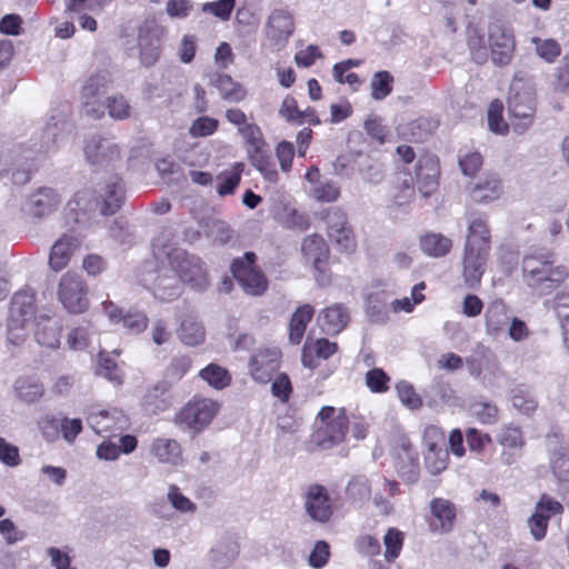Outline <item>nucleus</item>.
Instances as JSON below:
<instances>
[{
    "mask_svg": "<svg viewBox=\"0 0 569 569\" xmlns=\"http://www.w3.org/2000/svg\"><path fill=\"white\" fill-rule=\"evenodd\" d=\"M123 201V188L118 177L110 180L100 189L99 196L89 188L79 190L67 203V214L74 223L91 228L99 223L98 216L114 214Z\"/></svg>",
    "mask_w": 569,
    "mask_h": 569,
    "instance_id": "f257e3e1",
    "label": "nucleus"
},
{
    "mask_svg": "<svg viewBox=\"0 0 569 569\" xmlns=\"http://www.w3.org/2000/svg\"><path fill=\"white\" fill-rule=\"evenodd\" d=\"M525 283L540 296L549 295L569 278V268L555 266V253L550 250L525 256L522 260Z\"/></svg>",
    "mask_w": 569,
    "mask_h": 569,
    "instance_id": "f03ea898",
    "label": "nucleus"
},
{
    "mask_svg": "<svg viewBox=\"0 0 569 569\" xmlns=\"http://www.w3.org/2000/svg\"><path fill=\"white\" fill-rule=\"evenodd\" d=\"M153 254L158 262L171 267L177 277L192 289L208 288V272L199 257L171 244H160V240L153 243Z\"/></svg>",
    "mask_w": 569,
    "mask_h": 569,
    "instance_id": "7ed1b4c3",
    "label": "nucleus"
},
{
    "mask_svg": "<svg viewBox=\"0 0 569 569\" xmlns=\"http://www.w3.org/2000/svg\"><path fill=\"white\" fill-rule=\"evenodd\" d=\"M34 319V295L23 290L17 292L11 301L7 325L6 352L13 357L28 338L29 328Z\"/></svg>",
    "mask_w": 569,
    "mask_h": 569,
    "instance_id": "20e7f679",
    "label": "nucleus"
},
{
    "mask_svg": "<svg viewBox=\"0 0 569 569\" xmlns=\"http://www.w3.org/2000/svg\"><path fill=\"white\" fill-rule=\"evenodd\" d=\"M348 429V418L342 410L323 407L318 413L315 441L322 448H330L343 441Z\"/></svg>",
    "mask_w": 569,
    "mask_h": 569,
    "instance_id": "39448f33",
    "label": "nucleus"
},
{
    "mask_svg": "<svg viewBox=\"0 0 569 569\" xmlns=\"http://www.w3.org/2000/svg\"><path fill=\"white\" fill-rule=\"evenodd\" d=\"M231 272L247 295L261 296L268 289V280L256 266L253 252H246L242 258L236 259Z\"/></svg>",
    "mask_w": 569,
    "mask_h": 569,
    "instance_id": "423d86ee",
    "label": "nucleus"
},
{
    "mask_svg": "<svg viewBox=\"0 0 569 569\" xmlns=\"http://www.w3.org/2000/svg\"><path fill=\"white\" fill-rule=\"evenodd\" d=\"M218 410L219 405L213 400L193 399L177 413L174 422L197 433L211 422Z\"/></svg>",
    "mask_w": 569,
    "mask_h": 569,
    "instance_id": "0eeeda50",
    "label": "nucleus"
},
{
    "mask_svg": "<svg viewBox=\"0 0 569 569\" xmlns=\"http://www.w3.org/2000/svg\"><path fill=\"white\" fill-rule=\"evenodd\" d=\"M58 299L70 313H82L89 307L88 287L81 276L67 272L58 284Z\"/></svg>",
    "mask_w": 569,
    "mask_h": 569,
    "instance_id": "6e6552de",
    "label": "nucleus"
},
{
    "mask_svg": "<svg viewBox=\"0 0 569 569\" xmlns=\"http://www.w3.org/2000/svg\"><path fill=\"white\" fill-rule=\"evenodd\" d=\"M511 126L518 133H523L533 122L536 113V99L531 90L522 92L513 84L508 100Z\"/></svg>",
    "mask_w": 569,
    "mask_h": 569,
    "instance_id": "1a4fd4ad",
    "label": "nucleus"
},
{
    "mask_svg": "<svg viewBox=\"0 0 569 569\" xmlns=\"http://www.w3.org/2000/svg\"><path fill=\"white\" fill-rule=\"evenodd\" d=\"M488 42L491 52V60L497 66L510 63L516 41L512 29L501 22H492L488 29Z\"/></svg>",
    "mask_w": 569,
    "mask_h": 569,
    "instance_id": "9d476101",
    "label": "nucleus"
},
{
    "mask_svg": "<svg viewBox=\"0 0 569 569\" xmlns=\"http://www.w3.org/2000/svg\"><path fill=\"white\" fill-rule=\"evenodd\" d=\"M327 233L330 241L338 250L352 252L356 248V239L345 211L332 208L326 216Z\"/></svg>",
    "mask_w": 569,
    "mask_h": 569,
    "instance_id": "9b49d317",
    "label": "nucleus"
},
{
    "mask_svg": "<svg viewBox=\"0 0 569 569\" xmlns=\"http://www.w3.org/2000/svg\"><path fill=\"white\" fill-rule=\"evenodd\" d=\"M295 31L292 13L286 9H274L269 14L264 33L270 46L280 50L283 48Z\"/></svg>",
    "mask_w": 569,
    "mask_h": 569,
    "instance_id": "f8f14e48",
    "label": "nucleus"
},
{
    "mask_svg": "<svg viewBox=\"0 0 569 569\" xmlns=\"http://www.w3.org/2000/svg\"><path fill=\"white\" fill-rule=\"evenodd\" d=\"M495 437L503 448L500 455L501 462L506 466L515 463L526 446L522 429L513 423H505L498 429Z\"/></svg>",
    "mask_w": 569,
    "mask_h": 569,
    "instance_id": "ddd939ff",
    "label": "nucleus"
},
{
    "mask_svg": "<svg viewBox=\"0 0 569 569\" xmlns=\"http://www.w3.org/2000/svg\"><path fill=\"white\" fill-rule=\"evenodd\" d=\"M490 249L465 244L462 254V277L469 288H476L485 273Z\"/></svg>",
    "mask_w": 569,
    "mask_h": 569,
    "instance_id": "4468645a",
    "label": "nucleus"
},
{
    "mask_svg": "<svg viewBox=\"0 0 569 569\" xmlns=\"http://www.w3.org/2000/svg\"><path fill=\"white\" fill-rule=\"evenodd\" d=\"M301 251L305 258L312 263L317 271V282L322 287L327 286L330 282V277L326 271V260L328 258L329 249L325 239L319 234H311L307 237L302 242Z\"/></svg>",
    "mask_w": 569,
    "mask_h": 569,
    "instance_id": "2eb2a0df",
    "label": "nucleus"
},
{
    "mask_svg": "<svg viewBox=\"0 0 569 569\" xmlns=\"http://www.w3.org/2000/svg\"><path fill=\"white\" fill-rule=\"evenodd\" d=\"M92 430L101 436H114L128 428V418L119 409L91 411L87 418Z\"/></svg>",
    "mask_w": 569,
    "mask_h": 569,
    "instance_id": "dca6fc26",
    "label": "nucleus"
},
{
    "mask_svg": "<svg viewBox=\"0 0 569 569\" xmlns=\"http://www.w3.org/2000/svg\"><path fill=\"white\" fill-rule=\"evenodd\" d=\"M303 505L307 515L319 523L328 522L333 513L327 489L320 485H312L308 488Z\"/></svg>",
    "mask_w": 569,
    "mask_h": 569,
    "instance_id": "f3484780",
    "label": "nucleus"
},
{
    "mask_svg": "<svg viewBox=\"0 0 569 569\" xmlns=\"http://www.w3.org/2000/svg\"><path fill=\"white\" fill-rule=\"evenodd\" d=\"M84 154L92 166H108L120 158L118 146L110 139L93 136L84 146Z\"/></svg>",
    "mask_w": 569,
    "mask_h": 569,
    "instance_id": "a211bd4d",
    "label": "nucleus"
},
{
    "mask_svg": "<svg viewBox=\"0 0 569 569\" xmlns=\"http://www.w3.org/2000/svg\"><path fill=\"white\" fill-rule=\"evenodd\" d=\"M179 278L168 264H161L152 278V291L156 299L160 301H170L176 299L181 293V286Z\"/></svg>",
    "mask_w": 569,
    "mask_h": 569,
    "instance_id": "6ab92c4d",
    "label": "nucleus"
},
{
    "mask_svg": "<svg viewBox=\"0 0 569 569\" xmlns=\"http://www.w3.org/2000/svg\"><path fill=\"white\" fill-rule=\"evenodd\" d=\"M280 351L276 348L264 349L254 353L250 359V375L259 383L271 381L279 368Z\"/></svg>",
    "mask_w": 569,
    "mask_h": 569,
    "instance_id": "aec40b11",
    "label": "nucleus"
},
{
    "mask_svg": "<svg viewBox=\"0 0 569 569\" xmlns=\"http://www.w3.org/2000/svg\"><path fill=\"white\" fill-rule=\"evenodd\" d=\"M350 321L349 309L343 303H333L321 310L317 322L326 335L340 333Z\"/></svg>",
    "mask_w": 569,
    "mask_h": 569,
    "instance_id": "412c9836",
    "label": "nucleus"
},
{
    "mask_svg": "<svg viewBox=\"0 0 569 569\" xmlns=\"http://www.w3.org/2000/svg\"><path fill=\"white\" fill-rule=\"evenodd\" d=\"M60 203L61 198L56 190L40 188L28 198L24 210L33 217L41 218L56 211Z\"/></svg>",
    "mask_w": 569,
    "mask_h": 569,
    "instance_id": "4be33fe9",
    "label": "nucleus"
},
{
    "mask_svg": "<svg viewBox=\"0 0 569 569\" xmlns=\"http://www.w3.org/2000/svg\"><path fill=\"white\" fill-rule=\"evenodd\" d=\"M430 512L433 518L430 528L433 531L447 533L453 529L457 517V508L453 502L445 498H433L430 501Z\"/></svg>",
    "mask_w": 569,
    "mask_h": 569,
    "instance_id": "5701e85b",
    "label": "nucleus"
},
{
    "mask_svg": "<svg viewBox=\"0 0 569 569\" xmlns=\"http://www.w3.org/2000/svg\"><path fill=\"white\" fill-rule=\"evenodd\" d=\"M150 455L162 465L176 467L182 462V448L180 443L170 438H154L149 446Z\"/></svg>",
    "mask_w": 569,
    "mask_h": 569,
    "instance_id": "b1692460",
    "label": "nucleus"
},
{
    "mask_svg": "<svg viewBox=\"0 0 569 569\" xmlns=\"http://www.w3.org/2000/svg\"><path fill=\"white\" fill-rule=\"evenodd\" d=\"M465 244L491 250V234L486 214L470 213L468 216V233Z\"/></svg>",
    "mask_w": 569,
    "mask_h": 569,
    "instance_id": "393cba45",
    "label": "nucleus"
},
{
    "mask_svg": "<svg viewBox=\"0 0 569 569\" xmlns=\"http://www.w3.org/2000/svg\"><path fill=\"white\" fill-rule=\"evenodd\" d=\"M138 46L140 50V61L144 67H151L159 60L161 40L157 30L141 28L139 30Z\"/></svg>",
    "mask_w": 569,
    "mask_h": 569,
    "instance_id": "a878e982",
    "label": "nucleus"
},
{
    "mask_svg": "<svg viewBox=\"0 0 569 569\" xmlns=\"http://www.w3.org/2000/svg\"><path fill=\"white\" fill-rule=\"evenodd\" d=\"M510 319L509 309L501 299L491 301L485 313L487 333L489 336H498L507 328Z\"/></svg>",
    "mask_w": 569,
    "mask_h": 569,
    "instance_id": "bb28decb",
    "label": "nucleus"
},
{
    "mask_svg": "<svg viewBox=\"0 0 569 569\" xmlns=\"http://www.w3.org/2000/svg\"><path fill=\"white\" fill-rule=\"evenodd\" d=\"M79 244V239L73 236L63 234L61 238H59L53 243L50 251V267L56 271H60L66 268Z\"/></svg>",
    "mask_w": 569,
    "mask_h": 569,
    "instance_id": "cd10ccee",
    "label": "nucleus"
},
{
    "mask_svg": "<svg viewBox=\"0 0 569 569\" xmlns=\"http://www.w3.org/2000/svg\"><path fill=\"white\" fill-rule=\"evenodd\" d=\"M239 555L237 541L226 538L218 541L209 552V561L213 569H227Z\"/></svg>",
    "mask_w": 569,
    "mask_h": 569,
    "instance_id": "c85d7f7f",
    "label": "nucleus"
},
{
    "mask_svg": "<svg viewBox=\"0 0 569 569\" xmlns=\"http://www.w3.org/2000/svg\"><path fill=\"white\" fill-rule=\"evenodd\" d=\"M396 468L403 481L408 483L418 481L420 473L418 452L410 445L402 446L397 457Z\"/></svg>",
    "mask_w": 569,
    "mask_h": 569,
    "instance_id": "c756f323",
    "label": "nucleus"
},
{
    "mask_svg": "<svg viewBox=\"0 0 569 569\" xmlns=\"http://www.w3.org/2000/svg\"><path fill=\"white\" fill-rule=\"evenodd\" d=\"M417 183L419 191L428 197L438 188L439 168L433 159L420 160L417 167Z\"/></svg>",
    "mask_w": 569,
    "mask_h": 569,
    "instance_id": "7c9ffc66",
    "label": "nucleus"
},
{
    "mask_svg": "<svg viewBox=\"0 0 569 569\" xmlns=\"http://www.w3.org/2000/svg\"><path fill=\"white\" fill-rule=\"evenodd\" d=\"M502 193L500 179L495 174L480 179L471 189V198L479 203H488L497 200Z\"/></svg>",
    "mask_w": 569,
    "mask_h": 569,
    "instance_id": "2f4dec72",
    "label": "nucleus"
},
{
    "mask_svg": "<svg viewBox=\"0 0 569 569\" xmlns=\"http://www.w3.org/2000/svg\"><path fill=\"white\" fill-rule=\"evenodd\" d=\"M345 493L350 503L362 507L372 496L370 480L365 475L352 476L346 486Z\"/></svg>",
    "mask_w": 569,
    "mask_h": 569,
    "instance_id": "473e14b6",
    "label": "nucleus"
},
{
    "mask_svg": "<svg viewBox=\"0 0 569 569\" xmlns=\"http://www.w3.org/2000/svg\"><path fill=\"white\" fill-rule=\"evenodd\" d=\"M315 309L309 303H305L295 310L289 322V340L291 343L299 345L301 342L307 325L311 321Z\"/></svg>",
    "mask_w": 569,
    "mask_h": 569,
    "instance_id": "72a5a7b5",
    "label": "nucleus"
},
{
    "mask_svg": "<svg viewBox=\"0 0 569 569\" xmlns=\"http://www.w3.org/2000/svg\"><path fill=\"white\" fill-rule=\"evenodd\" d=\"M419 244L422 252L432 258L445 257L452 248L451 239L437 232L421 236Z\"/></svg>",
    "mask_w": 569,
    "mask_h": 569,
    "instance_id": "f704fd0d",
    "label": "nucleus"
},
{
    "mask_svg": "<svg viewBox=\"0 0 569 569\" xmlns=\"http://www.w3.org/2000/svg\"><path fill=\"white\" fill-rule=\"evenodd\" d=\"M70 131L68 114L61 112L59 116H51L43 129V146L50 149L57 144L67 132Z\"/></svg>",
    "mask_w": 569,
    "mask_h": 569,
    "instance_id": "c9c22d12",
    "label": "nucleus"
},
{
    "mask_svg": "<svg viewBox=\"0 0 569 569\" xmlns=\"http://www.w3.org/2000/svg\"><path fill=\"white\" fill-rule=\"evenodd\" d=\"M244 164L236 162L230 168L222 170L217 177V192L220 197L232 194L241 181Z\"/></svg>",
    "mask_w": 569,
    "mask_h": 569,
    "instance_id": "e433bc0d",
    "label": "nucleus"
},
{
    "mask_svg": "<svg viewBox=\"0 0 569 569\" xmlns=\"http://www.w3.org/2000/svg\"><path fill=\"white\" fill-rule=\"evenodd\" d=\"M16 396L26 403L40 400L44 393L43 385L32 377H20L14 381Z\"/></svg>",
    "mask_w": 569,
    "mask_h": 569,
    "instance_id": "4c0bfd02",
    "label": "nucleus"
},
{
    "mask_svg": "<svg viewBox=\"0 0 569 569\" xmlns=\"http://www.w3.org/2000/svg\"><path fill=\"white\" fill-rule=\"evenodd\" d=\"M60 332L61 328L56 320L41 317L37 322L34 337L38 343L53 349L60 345Z\"/></svg>",
    "mask_w": 569,
    "mask_h": 569,
    "instance_id": "58836bf2",
    "label": "nucleus"
},
{
    "mask_svg": "<svg viewBox=\"0 0 569 569\" xmlns=\"http://www.w3.org/2000/svg\"><path fill=\"white\" fill-rule=\"evenodd\" d=\"M355 162L365 182L369 184H379L382 182L385 169L381 162L365 154H357Z\"/></svg>",
    "mask_w": 569,
    "mask_h": 569,
    "instance_id": "ea45409f",
    "label": "nucleus"
},
{
    "mask_svg": "<svg viewBox=\"0 0 569 569\" xmlns=\"http://www.w3.org/2000/svg\"><path fill=\"white\" fill-rule=\"evenodd\" d=\"M212 84L218 89L221 98L229 102H240L247 96L244 88L228 74H217Z\"/></svg>",
    "mask_w": 569,
    "mask_h": 569,
    "instance_id": "a19ab883",
    "label": "nucleus"
},
{
    "mask_svg": "<svg viewBox=\"0 0 569 569\" xmlns=\"http://www.w3.org/2000/svg\"><path fill=\"white\" fill-rule=\"evenodd\" d=\"M382 489L376 491L372 501L378 511L382 515H390L393 511V505L385 497V493L392 498L400 493L399 483L396 480L381 478Z\"/></svg>",
    "mask_w": 569,
    "mask_h": 569,
    "instance_id": "79ce46f5",
    "label": "nucleus"
},
{
    "mask_svg": "<svg viewBox=\"0 0 569 569\" xmlns=\"http://www.w3.org/2000/svg\"><path fill=\"white\" fill-rule=\"evenodd\" d=\"M178 336L184 345L194 347L204 341L206 332L201 322L193 317H188L181 322Z\"/></svg>",
    "mask_w": 569,
    "mask_h": 569,
    "instance_id": "37998d69",
    "label": "nucleus"
},
{
    "mask_svg": "<svg viewBox=\"0 0 569 569\" xmlns=\"http://www.w3.org/2000/svg\"><path fill=\"white\" fill-rule=\"evenodd\" d=\"M552 473L559 481H569V447L559 445L549 453Z\"/></svg>",
    "mask_w": 569,
    "mask_h": 569,
    "instance_id": "c03bdc74",
    "label": "nucleus"
},
{
    "mask_svg": "<svg viewBox=\"0 0 569 569\" xmlns=\"http://www.w3.org/2000/svg\"><path fill=\"white\" fill-rule=\"evenodd\" d=\"M495 362L493 352L483 346H478L473 353L466 359L468 371L475 378H480L483 369L493 366Z\"/></svg>",
    "mask_w": 569,
    "mask_h": 569,
    "instance_id": "a18cd8bd",
    "label": "nucleus"
},
{
    "mask_svg": "<svg viewBox=\"0 0 569 569\" xmlns=\"http://www.w3.org/2000/svg\"><path fill=\"white\" fill-rule=\"evenodd\" d=\"M111 83V77L108 71H98L89 76L83 82L80 97H102Z\"/></svg>",
    "mask_w": 569,
    "mask_h": 569,
    "instance_id": "49530a36",
    "label": "nucleus"
},
{
    "mask_svg": "<svg viewBox=\"0 0 569 569\" xmlns=\"http://www.w3.org/2000/svg\"><path fill=\"white\" fill-rule=\"evenodd\" d=\"M200 377L208 382L209 386L214 389L221 390L228 387L231 382L229 372L214 363L208 365L200 371Z\"/></svg>",
    "mask_w": 569,
    "mask_h": 569,
    "instance_id": "de8ad7c7",
    "label": "nucleus"
},
{
    "mask_svg": "<svg viewBox=\"0 0 569 569\" xmlns=\"http://www.w3.org/2000/svg\"><path fill=\"white\" fill-rule=\"evenodd\" d=\"M511 403L517 411L523 415H530L538 406V401L532 392L521 387L512 389Z\"/></svg>",
    "mask_w": 569,
    "mask_h": 569,
    "instance_id": "09e8293b",
    "label": "nucleus"
},
{
    "mask_svg": "<svg viewBox=\"0 0 569 569\" xmlns=\"http://www.w3.org/2000/svg\"><path fill=\"white\" fill-rule=\"evenodd\" d=\"M426 289L425 282L415 284L411 289V297H405L402 299H396L391 302V309L393 312H411L417 305H420L425 300L422 291Z\"/></svg>",
    "mask_w": 569,
    "mask_h": 569,
    "instance_id": "8fccbe9b",
    "label": "nucleus"
},
{
    "mask_svg": "<svg viewBox=\"0 0 569 569\" xmlns=\"http://www.w3.org/2000/svg\"><path fill=\"white\" fill-rule=\"evenodd\" d=\"M393 77L389 71H378L372 76L370 87L375 100H383L392 92Z\"/></svg>",
    "mask_w": 569,
    "mask_h": 569,
    "instance_id": "3c124183",
    "label": "nucleus"
},
{
    "mask_svg": "<svg viewBox=\"0 0 569 569\" xmlns=\"http://www.w3.org/2000/svg\"><path fill=\"white\" fill-rule=\"evenodd\" d=\"M449 452L446 448L428 449L425 453V465L431 475H438L447 469Z\"/></svg>",
    "mask_w": 569,
    "mask_h": 569,
    "instance_id": "603ef678",
    "label": "nucleus"
},
{
    "mask_svg": "<svg viewBox=\"0 0 569 569\" xmlns=\"http://www.w3.org/2000/svg\"><path fill=\"white\" fill-rule=\"evenodd\" d=\"M543 306L552 310L561 323L569 322V290L558 291L552 298L546 299Z\"/></svg>",
    "mask_w": 569,
    "mask_h": 569,
    "instance_id": "864d4df0",
    "label": "nucleus"
},
{
    "mask_svg": "<svg viewBox=\"0 0 569 569\" xmlns=\"http://www.w3.org/2000/svg\"><path fill=\"white\" fill-rule=\"evenodd\" d=\"M531 43L535 44V50L539 58L548 63L553 62L561 53V47L555 39L532 37Z\"/></svg>",
    "mask_w": 569,
    "mask_h": 569,
    "instance_id": "5fc2aeb1",
    "label": "nucleus"
},
{
    "mask_svg": "<svg viewBox=\"0 0 569 569\" xmlns=\"http://www.w3.org/2000/svg\"><path fill=\"white\" fill-rule=\"evenodd\" d=\"M386 547L385 558L388 562H392L400 555L403 546V533L397 528H389L383 537Z\"/></svg>",
    "mask_w": 569,
    "mask_h": 569,
    "instance_id": "6e6d98bb",
    "label": "nucleus"
},
{
    "mask_svg": "<svg viewBox=\"0 0 569 569\" xmlns=\"http://www.w3.org/2000/svg\"><path fill=\"white\" fill-rule=\"evenodd\" d=\"M219 127V121L212 117L201 116L194 119L189 127V134L192 138H204L212 136Z\"/></svg>",
    "mask_w": 569,
    "mask_h": 569,
    "instance_id": "4d7b16f0",
    "label": "nucleus"
},
{
    "mask_svg": "<svg viewBox=\"0 0 569 569\" xmlns=\"http://www.w3.org/2000/svg\"><path fill=\"white\" fill-rule=\"evenodd\" d=\"M533 512L540 515L549 523L551 517L563 512V506L551 496L543 493L536 503Z\"/></svg>",
    "mask_w": 569,
    "mask_h": 569,
    "instance_id": "13d9d810",
    "label": "nucleus"
},
{
    "mask_svg": "<svg viewBox=\"0 0 569 569\" xmlns=\"http://www.w3.org/2000/svg\"><path fill=\"white\" fill-rule=\"evenodd\" d=\"M167 498L170 505L179 512L193 513L197 509L196 505L176 485L169 486Z\"/></svg>",
    "mask_w": 569,
    "mask_h": 569,
    "instance_id": "bf43d9fd",
    "label": "nucleus"
},
{
    "mask_svg": "<svg viewBox=\"0 0 569 569\" xmlns=\"http://www.w3.org/2000/svg\"><path fill=\"white\" fill-rule=\"evenodd\" d=\"M81 113L94 120L101 119L106 113L107 100L102 97H80Z\"/></svg>",
    "mask_w": 569,
    "mask_h": 569,
    "instance_id": "052dcab7",
    "label": "nucleus"
},
{
    "mask_svg": "<svg viewBox=\"0 0 569 569\" xmlns=\"http://www.w3.org/2000/svg\"><path fill=\"white\" fill-rule=\"evenodd\" d=\"M106 110L116 120H124L130 117V106L123 96H111L107 98Z\"/></svg>",
    "mask_w": 569,
    "mask_h": 569,
    "instance_id": "680f3d73",
    "label": "nucleus"
},
{
    "mask_svg": "<svg viewBox=\"0 0 569 569\" xmlns=\"http://www.w3.org/2000/svg\"><path fill=\"white\" fill-rule=\"evenodd\" d=\"M503 106L499 100L490 103L488 109V124L492 132L503 134L508 131V124L502 119Z\"/></svg>",
    "mask_w": 569,
    "mask_h": 569,
    "instance_id": "e2e57ef3",
    "label": "nucleus"
},
{
    "mask_svg": "<svg viewBox=\"0 0 569 569\" xmlns=\"http://www.w3.org/2000/svg\"><path fill=\"white\" fill-rule=\"evenodd\" d=\"M482 166V156L478 151H468L459 154V167L465 176H475Z\"/></svg>",
    "mask_w": 569,
    "mask_h": 569,
    "instance_id": "0e129e2a",
    "label": "nucleus"
},
{
    "mask_svg": "<svg viewBox=\"0 0 569 569\" xmlns=\"http://www.w3.org/2000/svg\"><path fill=\"white\" fill-rule=\"evenodd\" d=\"M397 392L400 401L411 410H416L422 406V400L415 391L412 385L407 381H400L397 385Z\"/></svg>",
    "mask_w": 569,
    "mask_h": 569,
    "instance_id": "69168bd1",
    "label": "nucleus"
},
{
    "mask_svg": "<svg viewBox=\"0 0 569 569\" xmlns=\"http://www.w3.org/2000/svg\"><path fill=\"white\" fill-rule=\"evenodd\" d=\"M234 0H218L213 2H207L202 6V11L211 13L222 21L229 20L231 12L234 8Z\"/></svg>",
    "mask_w": 569,
    "mask_h": 569,
    "instance_id": "338daca9",
    "label": "nucleus"
},
{
    "mask_svg": "<svg viewBox=\"0 0 569 569\" xmlns=\"http://www.w3.org/2000/svg\"><path fill=\"white\" fill-rule=\"evenodd\" d=\"M552 86L556 91L569 94V56H565L557 67Z\"/></svg>",
    "mask_w": 569,
    "mask_h": 569,
    "instance_id": "774afa93",
    "label": "nucleus"
}]
</instances>
